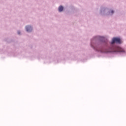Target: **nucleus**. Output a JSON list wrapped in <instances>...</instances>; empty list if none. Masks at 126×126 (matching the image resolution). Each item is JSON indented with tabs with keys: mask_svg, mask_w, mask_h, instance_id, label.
I'll list each match as a JSON object with an SVG mask.
<instances>
[{
	"mask_svg": "<svg viewBox=\"0 0 126 126\" xmlns=\"http://www.w3.org/2000/svg\"><path fill=\"white\" fill-rule=\"evenodd\" d=\"M121 52V53H125V49L121 48L119 46H116L114 48V50H106L104 51H101V53H111V52Z\"/></svg>",
	"mask_w": 126,
	"mask_h": 126,
	"instance_id": "nucleus-1",
	"label": "nucleus"
},
{
	"mask_svg": "<svg viewBox=\"0 0 126 126\" xmlns=\"http://www.w3.org/2000/svg\"><path fill=\"white\" fill-rule=\"evenodd\" d=\"M115 43H117L118 44H122V40H121V38L119 37H113L112 38L111 44L113 45V44H115Z\"/></svg>",
	"mask_w": 126,
	"mask_h": 126,
	"instance_id": "nucleus-2",
	"label": "nucleus"
},
{
	"mask_svg": "<svg viewBox=\"0 0 126 126\" xmlns=\"http://www.w3.org/2000/svg\"><path fill=\"white\" fill-rule=\"evenodd\" d=\"M27 32H31L32 31V27L30 26H28L26 27Z\"/></svg>",
	"mask_w": 126,
	"mask_h": 126,
	"instance_id": "nucleus-3",
	"label": "nucleus"
},
{
	"mask_svg": "<svg viewBox=\"0 0 126 126\" xmlns=\"http://www.w3.org/2000/svg\"><path fill=\"white\" fill-rule=\"evenodd\" d=\"M63 6H60L59 7V11L60 12H62V11H63Z\"/></svg>",
	"mask_w": 126,
	"mask_h": 126,
	"instance_id": "nucleus-4",
	"label": "nucleus"
},
{
	"mask_svg": "<svg viewBox=\"0 0 126 126\" xmlns=\"http://www.w3.org/2000/svg\"><path fill=\"white\" fill-rule=\"evenodd\" d=\"M111 13H112V14L114 13V11H113V10H112V11H111Z\"/></svg>",
	"mask_w": 126,
	"mask_h": 126,
	"instance_id": "nucleus-5",
	"label": "nucleus"
},
{
	"mask_svg": "<svg viewBox=\"0 0 126 126\" xmlns=\"http://www.w3.org/2000/svg\"><path fill=\"white\" fill-rule=\"evenodd\" d=\"M18 34H20V32H18Z\"/></svg>",
	"mask_w": 126,
	"mask_h": 126,
	"instance_id": "nucleus-6",
	"label": "nucleus"
}]
</instances>
